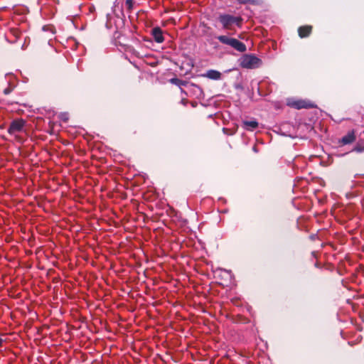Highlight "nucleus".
I'll list each match as a JSON object with an SVG mask.
<instances>
[{"mask_svg": "<svg viewBox=\"0 0 364 364\" xmlns=\"http://www.w3.org/2000/svg\"><path fill=\"white\" fill-rule=\"evenodd\" d=\"M218 21L221 23L223 28L228 31L234 30V25L238 28H241L242 24V18L240 16H232L228 14H220Z\"/></svg>", "mask_w": 364, "mask_h": 364, "instance_id": "f257e3e1", "label": "nucleus"}, {"mask_svg": "<svg viewBox=\"0 0 364 364\" xmlns=\"http://www.w3.org/2000/svg\"><path fill=\"white\" fill-rule=\"evenodd\" d=\"M217 39L221 43L228 46L238 52L244 53L247 50V47L245 43L235 38H232L226 35H221L218 36Z\"/></svg>", "mask_w": 364, "mask_h": 364, "instance_id": "f03ea898", "label": "nucleus"}, {"mask_svg": "<svg viewBox=\"0 0 364 364\" xmlns=\"http://www.w3.org/2000/svg\"><path fill=\"white\" fill-rule=\"evenodd\" d=\"M262 60L252 54L244 55L240 60V65L246 69H255L262 65Z\"/></svg>", "mask_w": 364, "mask_h": 364, "instance_id": "7ed1b4c3", "label": "nucleus"}, {"mask_svg": "<svg viewBox=\"0 0 364 364\" xmlns=\"http://www.w3.org/2000/svg\"><path fill=\"white\" fill-rule=\"evenodd\" d=\"M26 122L22 119L13 120L8 129V132L11 135H14L17 138L16 134L23 131Z\"/></svg>", "mask_w": 364, "mask_h": 364, "instance_id": "20e7f679", "label": "nucleus"}, {"mask_svg": "<svg viewBox=\"0 0 364 364\" xmlns=\"http://www.w3.org/2000/svg\"><path fill=\"white\" fill-rule=\"evenodd\" d=\"M287 105L291 107L298 109L313 107V105L311 102L304 100H289L287 102Z\"/></svg>", "mask_w": 364, "mask_h": 364, "instance_id": "39448f33", "label": "nucleus"}, {"mask_svg": "<svg viewBox=\"0 0 364 364\" xmlns=\"http://www.w3.org/2000/svg\"><path fill=\"white\" fill-rule=\"evenodd\" d=\"M20 31L17 28H11L6 34L7 41L11 43H14L20 36Z\"/></svg>", "mask_w": 364, "mask_h": 364, "instance_id": "423d86ee", "label": "nucleus"}, {"mask_svg": "<svg viewBox=\"0 0 364 364\" xmlns=\"http://www.w3.org/2000/svg\"><path fill=\"white\" fill-rule=\"evenodd\" d=\"M152 36L154 41L158 43H161L164 41L163 31L159 27H155L151 31Z\"/></svg>", "mask_w": 364, "mask_h": 364, "instance_id": "0eeeda50", "label": "nucleus"}, {"mask_svg": "<svg viewBox=\"0 0 364 364\" xmlns=\"http://www.w3.org/2000/svg\"><path fill=\"white\" fill-rule=\"evenodd\" d=\"M201 76L210 80H218L221 79L222 74L218 70H209L205 73L202 74Z\"/></svg>", "mask_w": 364, "mask_h": 364, "instance_id": "6e6552de", "label": "nucleus"}, {"mask_svg": "<svg viewBox=\"0 0 364 364\" xmlns=\"http://www.w3.org/2000/svg\"><path fill=\"white\" fill-rule=\"evenodd\" d=\"M258 122L256 120H245L242 122V127L247 131L252 132L258 127Z\"/></svg>", "mask_w": 364, "mask_h": 364, "instance_id": "1a4fd4ad", "label": "nucleus"}, {"mask_svg": "<svg viewBox=\"0 0 364 364\" xmlns=\"http://www.w3.org/2000/svg\"><path fill=\"white\" fill-rule=\"evenodd\" d=\"M355 139V133L353 131L349 132L346 135L342 137L341 142L346 145L353 142Z\"/></svg>", "mask_w": 364, "mask_h": 364, "instance_id": "9d476101", "label": "nucleus"}, {"mask_svg": "<svg viewBox=\"0 0 364 364\" xmlns=\"http://www.w3.org/2000/svg\"><path fill=\"white\" fill-rule=\"evenodd\" d=\"M312 27L311 26H304L299 27L298 32L301 38L307 37L311 32Z\"/></svg>", "mask_w": 364, "mask_h": 364, "instance_id": "9b49d317", "label": "nucleus"}, {"mask_svg": "<svg viewBox=\"0 0 364 364\" xmlns=\"http://www.w3.org/2000/svg\"><path fill=\"white\" fill-rule=\"evenodd\" d=\"M171 82L177 85H184L183 82L178 78H172L171 79Z\"/></svg>", "mask_w": 364, "mask_h": 364, "instance_id": "f8f14e48", "label": "nucleus"}, {"mask_svg": "<svg viewBox=\"0 0 364 364\" xmlns=\"http://www.w3.org/2000/svg\"><path fill=\"white\" fill-rule=\"evenodd\" d=\"M240 4H247L251 3L253 1V0H237Z\"/></svg>", "mask_w": 364, "mask_h": 364, "instance_id": "ddd939ff", "label": "nucleus"}, {"mask_svg": "<svg viewBox=\"0 0 364 364\" xmlns=\"http://www.w3.org/2000/svg\"><path fill=\"white\" fill-rule=\"evenodd\" d=\"M132 0H127L126 4L129 5V6H132Z\"/></svg>", "mask_w": 364, "mask_h": 364, "instance_id": "4468645a", "label": "nucleus"}, {"mask_svg": "<svg viewBox=\"0 0 364 364\" xmlns=\"http://www.w3.org/2000/svg\"><path fill=\"white\" fill-rule=\"evenodd\" d=\"M2 343H3V340H2V338H0V346H1Z\"/></svg>", "mask_w": 364, "mask_h": 364, "instance_id": "2eb2a0df", "label": "nucleus"}]
</instances>
